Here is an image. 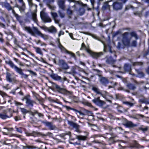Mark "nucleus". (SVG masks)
<instances>
[{
  "label": "nucleus",
  "instance_id": "1",
  "mask_svg": "<svg viewBox=\"0 0 149 149\" xmlns=\"http://www.w3.org/2000/svg\"><path fill=\"white\" fill-rule=\"evenodd\" d=\"M28 31L29 34L32 36L36 37L37 36H40L45 40L48 39V36L41 33L36 27L33 26L32 28H29Z\"/></svg>",
  "mask_w": 149,
  "mask_h": 149
},
{
  "label": "nucleus",
  "instance_id": "2",
  "mask_svg": "<svg viewBox=\"0 0 149 149\" xmlns=\"http://www.w3.org/2000/svg\"><path fill=\"white\" fill-rule=\"evenodd\" d=\"M5 62L6 64L8 65L12 68L14 69L17 72L21 75L22 77L25 79H26L28 77V75L24 74L23 72L22 69L18 67L12 61L10 60H6Z\"/></svg>",
  "mask_w": 149,
  "mask_h": 149
},
{
  "label": "nucleus",
  "instance_id": "3",
  "mask_svg": "<svg viewBox=\"0 0 149 149\" xmlns=\"http://www.w3.org/2000/svg\"><path fill=\"white\" fill-rule=\"evenodd\" d=\"M28 2L30 9L34 11V12L31 14V19L35 23L38 25V21L36 14L37 6L36 5L33 4L31 1V0H28Z\"/></svg>",
  "mask_w": 149,
  "mask_h": 149
},
{
  "label": "nucleus",
  "instance_id": "4",
  "mask_svg": "<svg viewBox=\"0 0 149 149\" xmlns=\"http://www.w3.org/2000/svg\"><path fill=\"white\" fill-rule=\"evenodd\" d=\"M129 33L126 32L122 34V42L123 45L129 47L130 46V41L131 38H128Z\"/></svg>",
  "mask_w": 149,
  "mask_h": 149
},
{
  "label": "nucleus",
  "instance_id": "5",
  "mask_svg": "<svg viewBox=\"0 0 149 149\" xmlns=\"http://www.w3.org/2000/svg\"><path fill=\"white\" fill-rule=\"evenodd\" d=\"M56 43L58 47L61 50V51L63 53H66L70 55L73 57L75 58V56L74 54L72 52L67 50L61 44L60 42V39L58 38L56 41Z\"/></svg>",
  "mask_w": 149,
  "mask_h": 149
},
{
  "label": "nucleus",
  "instance_id": "6",
  "mask_svg": "<svg viewBox=\"0 0 149 149\" xmlns=\"http://www.w3.org/2000/svg\"><path fill=\"white\" fill-rule=\"evenodd\" d=\"M16 18L17 19L19 22L20 25H21L23 29L27 32L29 33L28 29L29 28H32V27L30 26H25L24 25V22L21 19V17L18 14L16 15V16H15Z\"/></svg>",
  "mask_w": 149,
  "mask_h": 149
},
{
  "label": "nucleus",
  "instance_id": "7",
  "mask_svg": "<svg viewBox=\"0 0 149 149\" xmlns=\"http://www.w3.org/2000/svg\"><path fill=\"white\" fill-rule=\"evenodd\" d=\"M26 100V103L28 106L32 107L33 106V104L35 102L30 98V96L29 95H27L25 96L23 99Z\"/></svg>",
  "mask_w": 149,
  "mask_h": 149
},
{
  "label": "nucleus",
  "instance_id": "8",
  "mask_svg": "<svg viewBox=\"0 0 149 149\" xmlns=\"http://www.w3.org/2000/svg\"><path fill=\"white\" fill-rule=\"evenodd\" d=\"M40 16L42 20L45 22H51V19L46 13L44 11H41L40 13Z\"/></svg>",
  "mask_w": 149,
  "mask_h": 149
},
{
  "label": "nucleus",
  "instance_id": "9",
  "mask_svg": "<svg viewBox=\"0 0 149 149\" xmlns=\"http://www.w3.org/2000/svg\"><path fill=\"white\" fill-rule=\"evenodd\" d=\"M92 101L96 105L100 107H102L105 104L104 101L100 100V97L94 98L92 100Z\"/></svg>",
  "mask_w": 149,
  "mask_h": 149
},
{
  "label": "nucleus",
  "instance_id": "10",
  "mask_svg": "<svg viewBox=\"0 0 149 149\" xmlns=\"http://www.w3.org/2000/svg\"><path fill=\"white\" fill-rule=\"evenodd\" d=\"M58 65L63 70H66L69 68V66L65 61L63 59L59 60Z\"/></svg>",
  "mask_w": 149,
  "mask_h": 149
},
{
  "label": "nucleus",
  "instance_id": "11",
  "mask_svg": "<svg viewBox=\"0 0 149 149\" xmlns=\"http://www.w3.org/2000/svg\"><path fill=\"white\" fill-rule=\"evenodd\" d=\"M112 6L113 9L114 10L117 11L122 9L123 4L121 3L116 1L113 3Z\"/></svg>",
  "mask_w": 149,
  "mask_h": 149
},
{
  "label": "nucleus",
  "instance_id": "12",
  "mask_svg": "<svg viewBox=\"0 0 149 149\" xmlns=\"http://www.w3.org/2000/svg\"><path fill=\"white\" fill-rule=\"evenodd\" d=\"M87 52L89 53L93 57L95 58H97L103 54L102 52L96 53L93 52L91 50H87Z\"/></svg>",
  "mask_w": 149,
  "mask_h": 149
},
{
  "label": "nucleus",
  "instance_id": "13",
  "mask_svg": "<svg viewBox=\"0 0 149 149\" xmlns=\"http://www.w3.org/2000/svg\"><path fill=\"white\" fill-rule=\"evenodd\" d=\"M12 116V112L9 111L5 113H0V118L2 119H6L7 118H10Z\"/></svg>",
  "mask_w": 149,
  "mask_h": 149
},
{
  "label": "nucleus",
  "instance_id": "14",
  "mask_svg": "<svg viewBox=\"0 0 149 149\" xmlns=\"http://www.w3.org/2000/svg\"><path fill=\"white\" fill-rule=\"evenodd\" d=\"M65 0H58L57 1V4L59 8L63 11L65 10Z\"/></svg>",
  "mask_w": 149,
  "mask_h": 149
},
{
  "label": "nucleus",
  "instance_id": "15",
  "mask_svg": "<svg viewBox=\"0 0 149 149\" xmlns=\"http://www.w3.org/2000/svg\"><path fill=\"white\" fill-rule=\"evenodd\" d=\"M69 124L73 127L74 128L76 129V131L77 132H79V126L77 124L74 123L72 121H69L68 122Z\"/></svg>",
  "mask_w": 149,
  "mask_h": 149
},
{
  "label": "nucleus",
  "instance_id": "16",
  "mask_svg": "<svg viewBox=\"0 0 149 149\" xmlns=\"http://www.w3.org/2000/svg\"><path fill=\"white\" fill-rule=\"evenodd\" d=\"M68 1L70 3L73 2L75 3V4L72 7L74 8V9L75 10H77V7H76L77 5H83V3L81 2L75 0H68Z\"/></svg>",
  "mask_w": 149,
  "mask_h": 149
},
{
  "label": "nucleus",
  "instance_id": "17",
  "mask_svg": "<svg viewBox=\"0 0 149 149\" xmlns=\"http://www.w3.org/2000/svg\"><path fill=\"white\" fill-rule=\"evenodd\" d=\"M104 96H102L107 101L109 102L110 103H111V100L113 99L112 96L109 95V94L107 92L105 91V93H104Z\"/></svg>",
  "mask_w": 149,
  "mask_h": 149
},
{
  "label": "nucleus",
  "instance_id": "18",
  "mask_svg": "<svg viewBox=\"0 0 149 149\" xmlns=\"http://www.w3.org/2000/svg\"><path fill=\"white\" fill-rule=\"evenodd\" d=\"M92 90L97 94H99L102 96H104V93H105V91H100L98 88L95 87H93Z\"/></svg>",
  "mask_w": 149,
  "mask_h": 149
},
{
  "label": "nucleus",
  "instance_id": "19",
  "mask_svg": "<svg viewBox=\"0 0 149 149\" xmlns=\"http://www.w3.org/2000/svg\"><path fill=\"white\" fill-rule=\"evenodd\" d=\"M52 86L54 88L56 89L57 91L59 93H61L64 91L63 88H61L60 86L57 85L55 83H52Z\"/></svg>",
  "mask_w": 149,
  "mask_h": 149
},
{
  "label": "nucleus",
  "instance_id": "20",
  "mask_svg": "<svg viewBox=\"0 0 149 149\" xmlns=\"http://www.w3.org/2000/svg\"><path fill=\"white\" fill-rule=\"evenodd\" d=\"M50 77L52 78L55 80L62 81L61 80V77L58 76L57 74L52 73L50 75Z\"/></svg>",
  "mask_w": 149,
  "mask_h": 149
},
{
  "label": "nucleus",
  "instance_id": "21",
  "mask_svg": "<svg viewBox=\"0 0 149 149\" xmlns=\"http://www.w3.org/2000/svg\"><path fill=\"white\" fill-rule=\"evenodd\" d=\"M1 3L2 6L5 7L8 11L12 10V7L9 3L6 2H2Z\"/></svg>",
  "mask_w": 149,
  "mask_h": 149
},
{
  "label": "nucleus",
  "instance_id": "22",
  "mask_svg": "<svg viewBox=\"0 0 149 149\" xmlns=\"http://www.w3.org/2000/svg\"><path fill=\"white\" fill-rule=\"evenodd\" d=\"M47 30L49 32L53 33H55L57 32V29L54 26H51L48 28H46Z\"/></svg>",
  "mask_w": 149,
  "mask_h": 149
},
{
  "label": "nucleus",
  "instance_id": "23",
  "mask_svg": "<svg viewBox=\"0 0 149 149\" xmlns=\"http://www.w3.org/2000/svg\"><path fill=\"white\" fill-rule=\"evenodd\" d=\"M45 124L50 130H53L55 128V126L53 125L51 122H47L45 123Z\"/></svg>",
  "mask_w": 149,
  "mask_h": 149
},
{
  "label": "nucleus",
  "instance_id": "24",
  "mask_svg": "<svg viewBox=\"0 0 149 149\" xmlns=\"http://www.w3.org/2000/svg\"><path fill=\"white\" fill-rule=\"evenodd\" d=\"M125 125L129 127H134L137 126V125L133 123L131 121L127 122L126 123Z\"/></svg>",
  "mask_w": 149,
  "mask_h": 149
},
{
  "label": "nucleus",
  "instance_id": "25",
  "mask_svg": "<svg viewBox=\"0 0 149 149\" xmlns=\"http://www.w3.org/2000/svg\"><path fill=\"white\" fill-rule=\"evenodd\" d=\"M51 14L52 17L54 20L55 22L56 23H58L59 21L58 20H56V18L58 16L57 13L56 12H52L51 13Z\"/></svg>",
  "mask_w": 149,
  "mask_h": 149
},
{
  "label": "nucleus",
  "instance_id": "26",
  "mask_svg": "<svg viewBox=\"0 0 149 149\" xmlns=\"http://www.w3.org/2000/svg\"><path fill=\"white\" fill-rule=\"evenodd\" d=\"M100 81L102 84L105 85L108 83V80L105 77H101L100 79Z\"/></svg>",
  "mask_w": 149,
  "mask_h": 149
},
{
  "label": "nucleus",
  "instance_id": "27",
  "mask_svg": "<svg viewBox=\"0 0 149 149\" xmlns=\"http://www.w3.org/2000/svg\"><path fill=\"white\" fill-rule=\"evenodd\" d=\"M110 6L109 4L108 3L106 2L104 3L102 7V9L103 10H109Z\"/></svg>",
  "mask_w": 149,
  "mask_h": 149
},
{
  "label": "nucleus",
  "instance_id": "28",
  "mask_svg": "<svg viewBox=\"0 0 149 149\" xmlns=\"http://www.w3.org/2000/svg\"><path fill=\"white\" fill-rule=\"evenodd\" d=\"M76 138L79 140L85 141L86 140L87 136H86L77 135L76 136Z\"/></svg>",
  "mask_w": 149,
  "mask_h": 149
},
{
  "label": "nucleus",
  "instance_id": "29",
  "mask_svg": "<svg viewBox=\"0 0 149 149\" xmlns=\"http://www.w3.org/2000/svg\"><path fill=\"white\" fill-rule=\"evenodd\" d=\"M58 13L59 16L61 18H64L65 16V14L63 10H59Z\"/></svg>",
  "mask_w": 149,
  "mask_h": 149
},
{
  "label": "nucleus",
  "instance_id": "30",
  "mask_svg": "<svg viewBox=\"0 0 149 149\" xmlns=\"http://www.w3.org/2000/svg\"><path fill=\"white\" fill-rule=\"evenodd\" d=\"M124 69L126 71H129L131 70V66L128 64H125L124 65Z\"/></svg>",
  "mask_w": 149,
  "mask_h": 149
},
{
  "label": "nucleus",
  "instance_id": "31",
  "mask_svg": "<svg viewBox=\"0 0 149 149\" xmlns=\"http://www.w3.org/2000/svg\"><path fill=\"white\" fill-rule=\"evenodd\" d=\"M130 35L131 36V39L132 37H134L136 40L138 39V36L135 32H132L130 33Z\"/></svg>",
  "mask_w": 149,
  "mask_h": 149
},
{
  "label": "nucleus",
  "instance_id": "32",
  "mask_svg": "<svg viewBox=\"0 0 149 149\" xmlns=\"http://www.w3.org/2000/svg\"><path fill=\"white\" fill-rule=\"evenodd\" d=\"M34 48L35 49L37 53L41 55H43L42 52L40 48L38 47H34Z\"/></svg>",
  "mask_w": 149,
  "mask_h": 149
},
{
  "label": "nucleus",
  "instance_id": "33",
  "mask_svg": "<svg viewBox=\"0 0 149 149\" xmlns=\"http://www.w3.org/2000/svg\"><path fill=\"white\" fill-rule=\"evenodd\" d=\"M85 10L83 7L80 8L79 10V14L80 15H83L85 13Z\"/></svg>",
  "mask_w": 149,
  "mask_h": 149
},
{
  "label": "nucleus",
  "instance_id": "34",
  "mask_svg": "<svg viewBox=\"0 0 149 149\" xmlns=\"http://www.w3.org/2000/svg\"><path fill=\"white\" fill-rule=\"evenodd\" d=\"M127 86L130 89L134 90L136 88L135 86L131 84H129L127 85Z\"/></svg>",
  "mask_w": 149,
  "mask_h": 149
},
{
  "label": "nucleus",
  "instance_id": "35",
  "mask_svg": "<svg viewBox=\"0 0 149 149\" xmlns=\"http://www.w3.org/2000/svg\"><path fill=\"white\" fill-rule=\"evenodd\" d=\"M80 49L81 50L83 49H85L86 52L87 50H90L88 48H87L85 46L84 43H82L81 45V47Z\"/></svg>",
  "mask_w": 149,
  "mask_h": 149
},
{
  "label": "nucleus",
  "instance_id": "36",
  "mask_svg": "<svg viewBox=\"0 0 149 149\" xmlns=\"http://www.w3.org/2000/svg\"><path fill=\"white\" fill-rule=\"evenodd\" d=\"M10 74L9 73H7L6 74V79L7 81L11 82L12 81V80L10 78Z\"/></svg>",
  "mask_w": 149,
  "mask_h": 149
},
{
  "label": "nucleus",
  "instance_id": "37",
  "mask_svg": "<svg viewBox=\"0 0 149 149\" xmlns=\"http://www.w3.org/2000/svg\"><path fill=\"white\" fill-rule=\"evenodd\" d=\"M36 44L37 45L40 44L41 46L46 45V44L44 42H42L40 40H38L36 42Z\"/></svg>",
  "mask_w": 149,
  "mask_h": 149
},
{
  "label": "nucleus",
  "instance_id": "38",
  "mask_svg": "<svg viewBox=\"0 0 149 149\" xmlns=\"http://www.w3.org/2000/svg\"><path fill=\"white\" fill-rule=\"evenodd\" d=\"M123 103L124 104L129 106L130 107H132L134 106V104L133 103H130L128 102H123Z\"/></svg>",
  "mask_w": 149,
  "mask_h": 149
},
{
  "label": "nucleus",
  "instance_id": "39",
  "mask_svg": "<svg viewBox=\"0 0 149 149\" xmlns=\"http://www.w3.org/2000/svg\"><path fill=\"white\" fill-rule=\"evenodd\" d=\"M117 47L118 49H120L124 48L123 45H122L120 42H118Z\"/></svg>",
  "mask_w": 149,
  "mask_h": 149
},
{
  "label": "nucleus",
  "instance_id": "40",
  "mask_svg": "<svg viewBox=\"0 0 149 149\" xmlns=\"http://www.w3.org/2000/svg\"><path fill=\"white\" fill-rule=\"evenodd\" d=\"M21 111L22 113L25 114L27 113L28 111L24 108H20Z\"/></svg>",
  "mask_w": 149,
  "mask_h": 149
},
{
  "label": "nucleus",
  "instance_id": "41",
  "mask_svg": "<svg viewBox=\"0 0 149 149\" xmlns=\"http://www.w3.org/2000/svg\"><path fill=\"white\" fill-rule=\"evenodd\" d=\"M31 133V136L34 137H36L39 134H40V133L33 132Z\"/></svg>",
  "mask_w": 149,
  "mask_h": 149
},
{
  "label": "nucleus",
  "instance_id": "42",
  "mask_svg": "<svg viewBox=\"0 0 149 149\" xmlns=\"http://www.w3.org/2000/svg\"><path fill=\"white\" fill-rule=\"evenodd\" d=\"M112 58L111 57H110L107 59L106 61V62L107 63H112V62H113V61L112 60Z\"/></svg>",
  "mask_w": 149,
  "mask_h": 149
},
{
  "label": "nucleus",
  "instance_id": "43",
  "mask_svg": "<svg viewBox=\"0 0 149 149\" xmlns=\"http://www.w3.org/2000/svg\"><path fill=\"white\" fill-rule=\"evenodd\" d=\"M137 44V42L136 40H133L132 41L131 44V46L132 47H136Z\"/></svg>",
  "mask_w": 149,
  "mask_h": 149
},
{
  "label": "nucleus",
  "instance_id": "44",
  "mask_svg": "<svg viewBox=\"0 0 149 149\" xmlns=\"http://www.w3.org/2000/svg\"><path fill=\"white\" fill-rule=\"evenodd\" d=\"M67 13L68 15H71L72 14V12L69 8H68L67 10Z\"/></svg>",
  "mask_w": 149,
  "mask_h": 149
},
{
  "label": "nucleus",
  "instance_id": "45",
  "mask_svg": "<svg viewBox=\"0 0 149 149\" xmlns=\"http://www.w3.org/2000/svg\"><path fill=\"white\" fill-rule=\"evenodd\" d=\"M64 34V32L62 30H61L59 32L58 34V37H59L61 35H63Z\"/></svg>",
  "mask_w": 149,
  "mask_h": 149
},
{
  "label": "nucleus",
  "instance_id": "46",
  "mask_svg": "<svg viewBox=\"0 0 149 149\" xmlns=\"http://www.w3.org/2000/svg\"><path fill=\"white\" fill-rule=\"evenodd\" d=\"M3 133L4 135H9L10 136H14V134H9L8 133H6L5 132H3Z\"/></svg>",
  "mask_w": 149,
  "mask_h": 149
},
{
  "label": "nucleus",
  "instance_id": "47",
  "mask_svg": "<svg viewBox=\"0 0 149 149\" xmlns=\"http://www.w3.org/2000/svg\"><path fill=\"white\" fill-rule=\"evenodd\" d=\"M71 110H72L74 111H75L76 112H79L80 113V115H84V114L83 113H81V112H79L77 110V109H74V108H72L71 109Z\"/></svg>",
  "mask_w": 149,
  "mask_h": 149
},
{
  "label": "nucleus",
  "instance_id": "48",
  "mask_svg": "<svg viewBox=\"0 0 149 149\" xmlns=\"http://www.w3.org/2000/svg\"><path fill=\"white\" fill-rule=\"evenodd\" d=\"M16 131L18 132L22 133V131L21 130V128H18L17 127H15Z\"/></svg>",
  "mask_w": 149,
  "mask_h": 149
},
{
  "label": "nucleus",
  "instance_id": "49",
  "mask_svg": "<svg viewBox=\"0 0 149 149\" xmlns=\"http://www.w3.org/2000/svg\"><path fill=\"white\" fill-rule=\"evenodd\" d=\"M44 1L48 3H53L54 2V0H44Z\"/></svg>",
  "mask_w": 149,
  "mask_h": 149
},
{
  "label": "nucleus",
  "instance_id": "50",
  "mask_svg": "<svg viewBox=\"0 0 149 149\" xmlns=\"http://www.w3.org/2000/svg\"><path fill=\"white\" fill-rule=\"evenodd\" d=\"M84 104L85 105L89 107H91V104L88 102H85Z\"/></svg>",
  "mask_w": 149,
  "mask_h": 149
},
{
  "label": "nucleus",
  "instance_id": "51",
  "mask_svg": "<svg viewBox=\"0 0 149 149\" xmlns=\"http://www.w3.org/2000/svg\"><path fill=\"white\" fill-rule=\"evenodd\" d=\"M0 95L3 97L6 95V93L0 91Z\"/></svg>",
  "mask_w": 149,
  "mask_h": 149
},
{
  "label": "nucleus",
  "instance_id": "52",
  "mask_svg": "<svg viewBox=\"0 0 149 149\" xmlns=\"http://www.w3.org/2000/svg\"><path fill=\"white\" fill-rule=\"evenodd\" d=\"M122 33L121 30H119L118 31H117L115 33V35L116 36L118 34L120 33Z\"/></svg>",
  "mask_w": 149,
  "mask_h": 149
},
{
  "label": "nucleus",
  "instance_id": "53",
  "mask_svg": "<svg viewBox=\"0 0 149 149\" xmlns=\"http://www.w3.org/2000/svg\"><path fill=\"white\" fill-rule=\"evenodd\" d=\"M15 120V121H17L21 119L20 117L19 116H16L14 118Z\"/></svg>",
  "mask_w": 149,
  "mask_h": 149
},
{
  "label": "nucleus",
  "instance_id": "54",
  "mask_svg": "<svg viewBox=\"0 0 149 149\" xmlns=\"http://www.w3.org/2000/svg\"><path fill=\"white\" fill-rule=\"evenodd\" d=\"M137 72H139V70H137ZM138 74L140 75V76L141 77H143L144 76V74L142 72H138Z\"/></svg>",
  "mask_w": 149,
  "mask_h": 149
},
{
  "label": "nucleus",
  "instance_id": "55",
  "mask_svg": "<svg viewBox=\"0 0 149 149\" xmlns=\"http://www.w3.org/2000/svg\"><path fill=\"white\" fill-rule=\"evenodd\" d=\"M28 71L29 72L32 74H33L34 75H36V72H33L31 70H28Z\"/></svg>",
  "mask_w": 149,
  "mask_h": 149
},
{
  "label": "nucleus",
  "instance_id": "56",
  "mask_svg": "<svg viewBox=\"0 0 149 149\" xmlns=\"http://www.w3.org/2000/svg\"><path fill=\"white\" fill-rule=\"evenodd\" d=\"M28 71L29 72L32 74H33L34 75H36V72H33L31 70H28Z\"/></svg>",
  "mask_w": 149,
  "mask_h": 149
},
{
  "label": "nucleus",
  "instance_id": "57",
  "mask_svg": "<svg viewBox=\"0 0 149 149\" xmlns=\"http://www.w3.org/2000/svg\"><path fill=\"white\" fill-rule=\"evenodd\" d=\"M141 130L143 132H145L148 130V128L147 127H146L145 128H142Z\"/></svg>",
  "mask_w": 149,
  "mask_h": 149
},
{
  "label": "nucleus",
  "instance_id": "58",
  "mask_svg": "<svg viewBox=\"0 0 149 149\" xmlns=\"http://www.w3.org/2000/svg\"><path fill=\"white\" fill-rule=\"evenodd\" d=\"M5 129H7L8 131H12L13 130V128H5Z\"/></svg>",
  "mask_w": 149,
  "mask_h": 149
},
{
  "label": "nucleus",
  "instance_id": "59",
  "mask_svg": "<svg viewBox=\"0 0 149 149\" xmlns=\"http://www.w3.org/2000/svg\"><path fill=\"white\" fill-rule=\"evenodd\" d=\"M26 147L28 149H33L35 148L34 147L30 146H27Z\"/></svg>",
  "mask_w": 149,
  "mask_h": 149
},
{
  "label": "nucleus",
  "instance_id": "60",
  "mask_svg": "<svg viewBox=\"0 0 149 149\" xmlns=\"http://www.w3.org/2000/svg\"><path fill=\"white\" fill-rule=\"evenodd\" d=\"M12 10V13L14 14L15 16H16V15H17V14H16L15 13V10L13 9L12 8V10Z\"/></svg>",
  "mask_w": 149,
  "mask_h": 149
},
{
  "label": "nucleus",
  "instance_id": "61",
  "mask_svg": "<svg viewBox=\"0 0 149 149\" xmlns=\"http://www.w3.org/2000/svg\"><path fill=\"white\" fill-rule=\"evenodd\" d=\"M67 80V79L66 77H64L62 79L61 78V80L62 81H60L61 82H64V81H66Z\"/></svg>",
  "mask_w": 149,
  "mask_h": 149
},
{
  "label": "nucleus",
  "instance_id": "62",
  "mask_svg": "<svg viewBox=\"0 0 149 149\" xmlns=\"http://www.w3.org/2000/svg\"><path fill=\"white\" fill-rule=\"evenodd\" d=\"M65 107L66 108V109H67L68 110H69V109L71 110V109H72V108H71L70 107L68 106H65Z\"/></svg>",
  "mask_w": 149,
  "mask_h": 149
},
{
  "label": "nucleus",
  "instance_id": "63",
  "mask_svg": "<svg viewBox=\"0 0 149 149\" xmlns=\"http://www.w3.org/2000/svg\"><path fill=\"white\" fill-rule=\"evenodd\" d=\"M69 36H70V37H71V38L73 39V34L72 33H69Z\"/></svg>",
  "mask_w": 149,
  "mask_h": 149
},
{
  "label": "nucleus",
  "instance_id": "64",
  "mask_svg": "<svg viewBox=\"0 0 149 149\" xmlns=\"http://www.w3.org/2000/svg\"><path fill=\"white\" fill-rule=\"evenodd\" d=\"M37 113H38V112L37 111H36L34 113L32 112L31 113V114L33 116H34L35 114H37Z\"/></svg>",
  "mask_w": 149,
  "mask_h": 149
}]
</instances>
